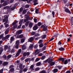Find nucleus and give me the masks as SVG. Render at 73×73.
<instances>
[{"label":"nucleus","instance_id":"obj_33","mask_svg":"<svg viewBox=\"0 0 73 73\" xmlns=\"http://www.w3.org/2000/svg\"><path fill=\"white\" fill-rule=\"evenodd\" d=\"M27 11L26 10H24L23 11L22 13H23V14H26L27 13Z\"/></svg>","mask_w":73,"mask_h":73},{"label":"nucleus","instance_id":"obj_46","mask_svg":"<svg viewBox=\"0 0 73 73\" xmlns=\"http://www.w3.org/2000/svg\"><path fill=\"white\" fill-rule=\"evenodd\" d=\"M42 25V23L41 22H38V27H40L41 25Z\"/></svg>","mask_w":73,"mask_h":73},{"label":"nucleus","instance_id":"obj_18","mask_svg":"<svg viewBox=\"0 0 73 73\" xmlns=\"http://www.w3.org/2000/svg\"><path fill=\"white\" fill-rule=\"evenodd\" d=\"M7 49L9 50L7 51V52H11V47L10 46H8Z\"/></svg>","mask_w":73,"mask_h":73},{"label":"nucleus","instance_id":"obj_7","mask_svg":"<svg viewBox=\"0 0 73 73\" xmlns=\"http://www.w3.org/2000/svg\"><path fill=\"white\" fill-rule=\"evenodd\" d=\"M23 37H24V35L23 34L20 35L19 36H17V38H22Z\"/></svg>","mask_w":73,"mask_h":73},{"label":"nucleus","instance_id":"obj_8","mask_svg":"<svg viewBox=\"0 0 73 73\" xmlns=\"http://www.w3.org/2000/svg\"><path fill=\"white\" fill-rule=\"evenodd\" d=\"M33 30L34 31H36V30H37V29H38V26H37V25H36L33 28Z\"/></svg>","mask_w":73,"mask_h":73},{"label":"nucleus","instance_id":"obj_55","mask_svg":"<svg viewBox=\"0 0 73 73\" xmlns=\"http://www.w3.org/2000/svg\"><path fill=\"white\" fill-rule=\"evenodd\" d=\"M19 44H16V46H15V48L16 49H18L19 48Z\"/></svg>","mask_w":73,"mask_h":73},{"label":"nucleus","instance_id":"obj_16","mask_svg":"<svg viewBox=\"0 0 73 73\" xmlns=\"http://www.w3.org/2000/svg\"><path fill=\"white\" fill-rule=\"evenodd\" d=\"M55 64V62H52L50 63V66H53Z\"/></svg>","mask_w":73,"mask_h":73},{"label":"nucleus","instance_id":"obj_39","mask_svg":"<svg viewBox=\"0 0 73 73\" xmlns=\"http://www.w3.org/2000/svg\"><path fill=\"white\" fill-rule=\"evenodd\" d=\"M3 58L4 59H5V60H6L7 59V56L5 55H4L3 56Z\"/></svg>","mask_w":73,"mask_h":73},{"label":"nucleus","instance_id":"obj_41","mask_svg":"<svg viewBox=\"0 0 73 73\" xmlns=\"http://www.w3.org/2000/svg\"><path fill=\"white\" fill-rule=\"evenodd\" d=\"M29 21H28L25 24V25L26 26H28V25H29Z\"/></svg>","mask_w":73,"mask_h":73},{"label":"nucleus","instance_id":"obj_1","mask_svg":"<svg viewBox=\"0 0 73 73\" xmlns=\"http://www.w3.org/2000/svg\"><path fill=\"white\" fill-rule=\"evenodd\" d=\"M8 17L6 16V17L3 19V23H4V25H6L7 23H8Z\"/></svg>","mask_w":73,"mask_h":73},{"label":"nucleus","instance_id":"obj_28","mask_svg":"<svg viewBox=\"0 0 73 73\" xmlns=\"http://www.w3.org/2000/svg\"><path fill=\"white\" fill-rule=\"evenodd\" d=\"M15 49H14V48H13L11 50V51L10 52H11V53H14V52H15Z\"/></svg>","mask_w":73,"mask_h":73},{"label":"nucleus","instance_id":"obj_30","mask_svg":"<svg viewBox=\"0 0 73 73\" xmlns=\"http://www.w3.org/2000/svg\"><path fill=\"white\" fill-rule=\"evenodd\" d=\"M45 57H46L45 56H43L41 57V59L43 60H44V59H45Z\"/></svg>","mask_w":73,"mask_h":73},{"label":"nucleus","instance_id":"obj_35","mask_svg":"<svg viewBox=\"0 0 73 73\" xmlns=\"http://www.w3.org/2000/svg\"><path fill=\"white\" fill-rule=\"evenodd\" d=\"M12 57L11 55H9L7 56V58L8 59H9Z\"/></svg>","mask_w":73,"mask_h":73},{"label":"nucleus","instance_id":"obj_42","mask_svg":"<svg viewBox=\"0 0 73 73\" xmlns=\"http://www.w3.org/2000/svg\"><path fill=\"white\" fill-rule=\"evenodd\" d=\"M15 7H12L11 8V11H13V10H15Z\"/></svg>","mask_w":73,"mask_h":73},{"label":"nucleus","instance_id":"obj_29","mask_svg":"<svg viewBox=\"0 0 73 73\" xmlns=\"http://www.w3.org/2000/svg\"><path fill=\"white\" fill-rule=\"evenodd\" d=\"M33 68H34V65H31V66H30L29 68V69H33Z\"/></svg>","mask_w":73,"mask_h":73},{"label":"nucleus","instance_id":"obj_62","mask_svg":"<svg viewBox=\"0 0 73 73\" xmlns=\"http://www.w3.org/2000/svg\"><path fill=\"white\" fill-rule=\"evenodd\" d=\"M40 36V34L39 33H38L36 34L35 35V36H36V37H38V36Z\"/></svg>","mask_w":73,"mask_h":73},{"label":"nucleus","instance_id":"obj_17","mask_svg":"<svg viewBox=\"0 0 73 73\" xmlns=\"http://www.w3.org/2000/svg\"><path fill=\"white\" fill-rule=\"evenodd\" d=\"M30 28H31L33 26V24L32 23H30L29 25Z\"/></svg>","mask_w":73,"mask_h":73},{"label":"nucleus","instance_id":"obj_26","mask_svg":"<svg viewBox=\"0 0 73 73\" xmlns=\"http://www.w3.org/2000/svg\"><path fill=\"white\" fill-rule=\"evenodd\" d=\"M22 51V50H21V49H19V50L17 52V53H18L19 54H20V53H21V52Z\"/></svg>","mask_w":73,"mask_h":73},{"label":"nucleus","instance_id":"obj_38","mask_svg":"<svg viewBox=\"0 0 73 73\" xmlns=\"http://www.w3.org/2000/svg\"><path fill=\"white\" fill-rule=\"evenodd\" d=\"M55 13H54V11L52 12V15L53 17H54Z\"/></svg>","mask_w":73,"mask_h":73},{"label":"nucleus","instance_id":"obj_52","mask_svg":"<svg viewBox=\"0 0 73 73\" xmlns=\"http://www.w3.org/2000/svg\"><path fill=\"white\" fill-rule=\"evenodd\" d=\"M54 39V38H51L50 39L49 41L48 42H50V41H52V40H53Z\"/></svg>","mask_w":73,"mask_h":73},{"label":"nucleus","instance_id":"obj_5","mask_svg":"<svg viewBox=\"0 0 73 73\" xmlns=\"http://www.w3.org/2000/svg\"><path fill=\"white\" fill-rule=\"evenodd\" d=\"M64 12L66 13H69L70 14H71V12L70 10H69L68 8H65L64 9Z\"/></svg>","mask_w":73,"mask_h":73},{"label":"nucleus","instance_id":"obj_36","mask_svg":"<svg viewBox=\"0 0 73 73\" xmlns=\"http://www.w3.org/2000/svg\"><path fill=\"white\" fill-rule=\"evenodd\" d=\"M39 48H42L43 46V44L42 43H40L39 45Z\"/></svg>","mask_w":73,"mask_h":73},{"label":"nucleus","instance_id":"obj_58","mask_svg":"<svg viewBox=\"0 0 73 73\" xmlns=\"http://www.w3.org/2000/svg\"><path fill=\"white\" fill-rule=\"evenodd\" d=\"M25 41V40L23 38L21 40V42H24Z\"/></svg>","mask_w":73,"mask_h":73},{"label":"nucleus","instance_id":"obj_32","mask_svg":"<svg viewBox=\"0 0 73 73\" xmlns=\"http://www.w3.org/2000/svg\"><path fill=\"white\" fill-rule=\"evenodd\" d=\"M8 8H9V7L7 6L4 7L3 8V9H8Z\"/></svg>","mask_w":73,"mask_h":73},{"label":"nucleus","instance_id":"obj_31","mask_svg":"<svg viewBox=\"0 0 73 73\" xmlns=\"http://www.w3.org/2000/svg\"><path fill=\"white\" fill-rule=\"evenodd\" d=\"M39 11L38 10V9H36L35 13H36V14H38V13Z\"/></svg>","mask_w":73,"mask_h":73},{"label":"nucleus","instance_id":"obj_64","mask_svg":"<svg viewBox=\"0 0 73 73\" xmlns=\"http://www.w3.org/2000/svg\"><path fill=\"white\" fill-rule=\"evenodd\" d=\"M46 35H44L42 37L43 38H45V37H46Z\"/></svg>","mask_w":73,"mask_h":73},{"label":"nucleus","instance_id":"obj_22","mask_svg":"<svg viewBox=\"0 0 73 73\" xmlns=\"http://www.w3.org/2000/svg\"><path fill=\"white\" fill-rule=\"evenodd\" d=\"M62 67V66H61L59 65L57 66V68H58L59 70L61 69Z\"/></svg>","mask_w":73,"mask_h":73},{"label":"nucleus","instance_id":"obj_53","mask_svg":"<svg viewBox=\"0 0 73 73\" xmlns=\"http://www.w3.org/2000/svg\"><path fill=\"white\" fill-rule=\"evenodd\" d=\"M40 70V68H36L35 69V71H38Z\"/></svg>","mask_w":73,"mask_h":73},{"label":"nucleus","instance_id":"obj_43","mask_svg":"<svg viewBox=\"0 0 73 73\" xmlns=\"http://www.w3.org/2000/svg\"><path fill=\"white\" fill-rule=\"evenodd\" d=\"M4 47L5 49L6 50H7V49H8V46H7V45L4 46Z\"/></svg>","mask_w":73,"mask_h":73},{"label":"nucleus","instance_id":"obj_63","mask_svg":"<svg viewBox=\"0 0 73 73\" xmlns=\"http://www.w3.org/2000/svg\"><path fill=\"white\" fill-rule=\"evenodd\" d=\"M3 70H4V69H2L0 70V73H3Z\"/></svg>","mask_w":73,"mask_h":73},{"label":"nucleus","instance_id":"obj_6","mask_svg":"<svg viewBox=\"0 0 73 73\" xmlns=\"http://www.w3.org/2000/svg\"><path fill=\"white\" fill-rule=\"evenodd\" d=\"M35 36H33V37H31L29 39H28V41L29 42H32V41H33L34 40V39H35Z\"/></svg>","mask_w":73,"mask_h":73},{"label":"nucleus","instance_id":"obj_21","mask_svg":"<svg viewBox=\"0 0 73 73\" xmlns=\"http://www.w3.org/2000/svg\"><path fill=\"white\" fill-rule=\"evenodd\" d=\"M36 65L38 66L41 65V62H40L37 63L36 64Z\"/></svg>","mask_w":73,"mask_h":73},{"label":"nucleus","instance_id":"obj_25","mask_svg":"<svg viewBox=\"0 0 73 73\" xmlns=\"http://www.w3.org/2000/svg\"><path fill=\"white\" fill-rule=\"evenodd\" d=\"M39 73H46V71L44 70H43L39 72Z\"/></svg>","mask_w":73,"mask_h":73},{"label":"nucleus","instance_id":"obj_37","mask_svg":"<svg viewBox=\"0 0 73 73\" xmlns=\"http://www.w3.org/2000/svg\"><path fill=\"white\" fill-rule=\"evenodd\" d=\"M38 45L36 44V45H35L34 46V49H37V48H38Z\"/></svg>","mask_w":73,"mask_h":73},{"label":"nucleus","instance_id":"obj_57","mask_svg":"<svg viewBox=\"0 0 73 73\" xmlns=\"http://www.w3.org/2000/svg\"><path fill=\"white\" fill-rule=\"evenodd\" d=\"M30 61H33L34 60H35V58H33L31 59V58H30Z\"/></svg>","mask_w":73,"mask_h":73},{"label":"nucleus","instance_id":"obj_11","mask_svg":"<svg viewBox=\"0 0 73 73\" xmlns=\"http://www.w3.org/2000/svg\"><path fill=\"white\" fill-rule=\"evenodd\" d=\"M58 50L60 51H64L65 50V48H64L61 47L59 48Z\"/></svg>","mask_w":73,"mask_h":73},{"label":"nucleus","instance_id":"obj_10","mask_svg":"<svg viewBox=\"0 0 73 73\" xmlns=\"http://www.w3.org/2000/svg\"><path fill=\"white\" fill-rule=\"evenodd\" d=\"M59 61H60L62 62H63L64 61V58H58Z\"/></svg>","mask_w":73,"mask_h":73},{"label":"nucleus","instance_id":"obj_2","mask_svg":"<svg viewBox=\"0 0 73 73\" xmlns=\"http://www.w3.org/2000/svg\"><path fill=\"white\" fill-rule=\"evenodd\" d=\"M40 28H43L42 30L43 31H46L48 30V29L45 27V26L44 25H41L40 27Z\"/></svg>","mask_w":73,"mask_h":73},{"label":"nucleus","instance_id":"obj_15","mask_svg":"<svg viewBox=\"0 0 73 73\" xmlns=\"http://www.w3.org/2000/svg\"><path fill=\"white\" fill-rule=\"evenodd\" d=\"M30 59H30V58H27L25 60V62H28V61H29V62H30V61H31Z\"/></svg>","mask_w":73,"mask_h":73},{"label":"nucleus","instance_id":"obj_23","mask_svg":"<svg viewBox=\"0 0 73 73\" xmlns=\"http://www.w3.org/2000/svg\"><path fill=\"white\" fill-rule=\"evenodd\" d=\"M8 33H9V30H6L5 32V35H7V34H8Z\"/></svg>","mask_w":73,"mask_h":73},{"label":"nucleus","instance_id":"obj_20","mask_svg":"<svg viewBox=\"0 0 73 73\" xmlns=\"http://www.w3.org/2000/svg\"><path fill=\"white\" fill-rule=\"evenodd\" d=\"M27 47L24 45H23L22 46V48L23 50H25V49Z\"/></svg>","mask_w":73,"mask_h":73},{"label":"nucleus","instance_id":"obj_24","mask_svg":"<svg viewBox=\"0 0 73 73\" xmlns=\"http://www.w3.org/2000/svg\"><path fill=\"white\" fill-rule=\"evenodd\" d=\"M33 44H31L29 46V48L32 49L33 48Z\"/></svg>","mask_w":73,"mask_h":73},{"label":"nucleus","instance_id":"obj_48","mask_svg":"<svg viewBox=\"0 0 73 73\" xmlns=\"http://www.w3.org/2000/svg\"><path fill=\"white\" fill-rule=\"evenodd\" d=\"M9 37H10V36L9 35H8L6 36L5 37L7 39H8V38H9Z\"/></svg>","mask_w":73,"mask_h":73},{"label":"nucleus","instance_id":"obj_51","mask_svg":"<svg viewBox=\"0 0 73 73\" xmlns=\"http://www.w3.org/2000/svg\"><path fill=\"white\" fill-rule=\"evenodd\" d=\"M19 11L21 12L23 11V8L21 7L19 9Z\"/></svg>","mask_w":73,"mask_h":73},{"label":"nucleus","instance_id":"obj_4","mask_svg":"<svg viewBox=\"0 0 73 73\" xmlns=\"http://www.w3.org/2000/svg\"><path fill=\"white\" fill-rule=\"evenodd\" d=\"M21 33H22V30H19L17 31L16 35H15V36H19V35H20Z\"/></svg>","mask_w":73,"mask_h":73},{"label":"nucleus","instance_id":"obj_45","mask_svg":"<svg viewBox=\"0 0 73 73\" xmlns=\"http://www.w3.org/2000/svg\"><path fill=\"white\" fill-rule=\"evenodd\" d=\"M10 71L11 72H13L14 71V68H12L10 69Z\"/></svg>","mask_w":73,"mask_h":73},{"label":"nucleus","instance_id":"obj_49","mask_svg":"<svg viewBox=\"0 0 73 73\" xmlns=\"http://www.w3.org/2000/svg\"><path fill=\"white\" fill-rule=\"evenodd\" d=\"M34 20L35 23H37V19L36 18L34 19Z\"/></svg>","mask_w":73,"mask_h":73},{"label":"nucleus","instance_id":"obj_40","mask_svg":"<svg viewBox=\"0 0 73 73\" xmlns=\"http://www.w3.org/2000/svg\"><path fill=\"white\" fill-rule=\"evenodd\" d=\"M19 43H20V42H19V40H17L16 41V42L15 43L17 45H19Z\"/></svg>","mask_w":73,"mask_h":73},{"label":"nucleus","instance_id":"obj_14","mask_svg":"<svg viewBox=\"0 0 73 73\" xmlns=\"http://www.w3.org/2000/svg\"><path fill=\"white\" fill-rule=\"evenodd\" d=\"M48 62L49 64H50V62L53 61V59H50V58H48Z\"/></svg>","mask_w":73,"mask_h":73},{"label":"nucleus","instance_id":"obj_61","mask_svg":"<svg viewBox=\"0 0 73 73\" xmlns=\"http://www.w3.org/2000/svg\"><path fill=\"white\" fill-rule=\"evenodd\" d=\"M39 44H42V40H40L38 42Z\"/></svg>","mask_w":73,"mask_h":73},{"label":"nucleus","instance_id":"obj_59","mask_svg":"<svg viewBox=\"0 0 73 73\" xmlns=\"http://www.w3.org/2000/svg\"><path fill=\"white\" fill-rule=\"evenodd\" d=\"M23 66V64H20L19 66V68H20L21 69V68H22V67Z\"/></svg>","mask_w":73,"mask_h":73},{"label":"nucleus","instance_id":"obj_12","mask_svg":"<svg viewBox=\"0 0 73 73\" xmlns=\"http://www.w3.org/2000/svg\"><path fill=\"white\" fill-rule=\"evenodd\" d=\"M63 63H64V65H66V64H68V60H64Z\"/></svg>","mask_w":73,"mask_h":73},{"label":"nucleus","instance_id":"obj_60","mask_svg":"<svg viewBox=\"0 0 73 73\" xmlns=\"http://www.w3.org/2000/svg\"><path fill=\"white\" fill-rule=\"evenodd\" d=\"M58 45H61L62 44V43L60 42V41H59L58 42Z\"/></svg>","mask_w":73,"mask_h":73},{"label":"nucleus","instance_id":"obj_56","mask_svg":"<svg viewBox=\"0 0 73 73\" xmlns=\"http://www.w3.org/2000/svg\"><path fill=\"white\" fill-rule=\"evenodd\" d=\"M46 46H44L42 49V50H46Z\"/></svg>","mask_w":73,"mask_h":73},{"label":"nucleus","instance_id":"obj_13","mask_svg":"<svg viewBox=\"0 0 73 73\" xmlns=\"http://www.w3.org/2000/svg\"><path fill=\"white\" fill-rule=\"evenodd\" d=\"M8 64V62H4L2 65L3 66H6Z\"/></svg>","mask_w":73,"mask_h":73},{"label":"nucleus","instance_id":"obj_44","mask_svg":"<svg viewBox=\"0 0 73 73\" xmlns=\"http://www.w3.org/2000/svg\"><path fill=\"white\" fill-rule=\"evenodd\" d=\"M40 60V59L39 58H36L35 62H37V61H38Z\"/></svg>","mask_w":73,"mask_h":73},{"label":"nucleus","instance_id":"obj_47","mask_svg":"<svg viewBox=\"0 0 73 73\" xmlns=\"http://www.w3.org/2000/svg\"><path fill=\"white\" fill-rule=\"evenodd\" d=\"M11 41H13L14 40V38L13 37H11Z\"/></svg>","mask_w":73,"mask_h":73},{"label":"nucleus","instance_id":"obj_34","mask_svg":"<svg viewBox=\"0 0 73 73\" xmlns=\"http://www.w3.org/2000/svg\"><path fill=\"white\" fill-rule=\"evenodd\" d=\"M29 7V5L28 4L26 5H25V8H28Z\"/></svg>","mask_w":73,"mask_h":73},{"label":"nucleus","instance_id":"obj_19","mask_svg":"<svg viewBox=\"0 0 73 73\" xmlns=\"http://www.w3.org/2000/svg\"><path fill=\"white\" fill-rule=\"evenodd\" d=\"M53 72L54 73H57L58 72V69L57 68H55L54 69Z\"/></svg>","mask_w":73,"mask_h":73},{"label":"nucleus","instance_id":"obj_9","mask_svg":"<svg viewBox=\"0 0 73 73\" xmlns=\"http://www.w3.org/2000/svg\"><path fill=\"white\" fill-rule=\"evenodd\" d=\"M38 51H39V50L38 49L36 50L35 53V56H36V55H37V54H39L40 52H38Z\"/></svg>","mask_w":73,"mask_h":73},{"label":"nucleus","instance_id":"obj_27","mask_svg":"<svg viewBox=\"0 0 73 73\" xmlns=\"http://www.w3.org/2000/svg\"><path fill=\"white\" fill-rule=\"evenodd\" d=\"M9 8L7 9V11L8 12H11V8L9 7Z\"/></svg>","mask_w":73,"mask_h":73},{"label":"nucleus","instance_id":"obj_50","mask_svg":"<svg viewBox=\"0 0 73 73\" xmlns=\"http://www.w3.org/2000/svg\"><path fill=\"white\" fill-rule=\"evenodd\" d=\"M17 5H18V4L17 3L15 4L14 7L16 8V7Z\"/></svg>","mask_w":73,"mask_h":73},{"label":"nucleus","instance_id":"obj_54","mask_svg":"<svg viewBox=\"0 0 73 73\" xmlns=\"http://www.w3.org/2000/svg\"><path fill=\"white\" fill-rule=\"evenodd\" d=\"M27 56V53L26 52H25L23 54V56L24 57H25Z\"/></svg>","mask_w":73,"mask_h":73},{"label":"nucleus","instance_id":"obj_3","mask_svg":"<svg viewBox=\"0 0 73 73\" xmlns=\"http://www.w3.org/2000/svg\"><path fill=\"white\" fill-rule=\"evenodd\" d=\"M9 0H8L5 2L2 5L3 6H6V5H8V4H10Z\"/></svg>","mask_w":73,"mask_h":73}]
</instances>
